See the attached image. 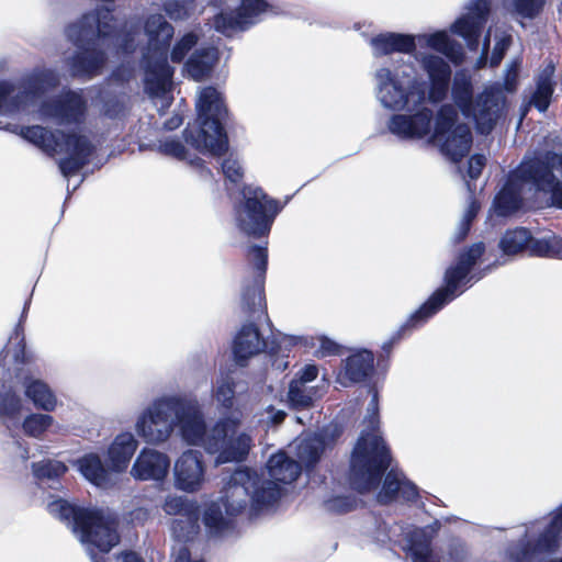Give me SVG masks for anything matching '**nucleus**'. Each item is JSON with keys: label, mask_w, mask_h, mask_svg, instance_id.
I'll return each mask as SVG.
<instances>
[{"label": "nucleus", "mask_w": 562, "mask_h": 562, "mask_svg": "<svg viewBox=\"0 0 562 562\" xmlns=\"http://www.w3.org/2000/svg\"><path fill=\"white\" fill-rule=\"evenodd\" d=\"M295 454L300 465L312 468L321 458L325 449L324 438L319 434L307 435L295 441Z\"/></svg>", "instance_id": "nucleus-36"}, {"label": "nucleus", "mask_w": 562, "mask_h": 562, "mask_svg": "<svg viewBox=\"0 0 562 562\" xmlns=\"http://www.w3.org/2000/svg\"><path fill=\"white\" fill-rule=\"evenodd\" d=\"M147 45L142 66L145 71V91L153 99L161 100V108L170 105V88L173 69L168 64V49L175 29L162 14H151L144 23Z\"/></svg>", "instance_id": "nucleus-7"}, {"label": "nucleus", "mask_w": 562, "mask_h": 562, "mask_svg": "<svg viewBox=\"0 0 562 562\" xmlns=\"http://www.w3.org/2000/svg\"><path fill=\"white\" fill-rule=\"evenodd\" d=\"M162 509L167 515L177 517L190 516L200 512L195 501L179 495H168L162 504Z\"/></svg>", "instance_id": "nucleus-41"}, {"label": "nucleus", "mask_w": 562, "mask_h": 562, "mask_svg": "<svg viewBox=\"0 0 562 562\" xmlns=\"http://www.w3.org/2000/svg\"><path fill=\"white\" fill-rule=\"evenodd\" d=\"M198 36L194 33L183 35L173 46L171 50V60L180 63L187 54L196 45Z\"/></svg>", "instance_id": "nucleus-49"}, {"label": "nucleus", "mask_w": 562, "mask_h": 562, "mask_svg": "<svg viewBox=\"0 0 562 562\" xmlns=\"http://www.w3.org/2000/svg\"><path fill=\"white\" fill-rule=\"evenodd\" d=\"M117 562H143L134 552H125L117 557Z\"/></svg>", "instance_id": "nucleus-63"}, {"label": "nucleus", "mask_w": 562, "mask_h": 562, "mask_svg": "<svg viewBox=\"0 0 562 562\" xmlns=\"http://www.w3.org/2000/svg\"><path fill=\"white\" fill-rule=\"evenodd\" d=\"M553 75L554 66L548 64L537 77L536 89L529 99L528 106L532 105L540 112L549 108L554 91Z\"/></svg>", "instance_id": "nucleus-35"}, {"label": "nucleus", "mask_w": 562, "mask_h": 562, "mask_svg": "<svg viewBox=\"0 0 562 562\" xmlns=\"http://www.w3.org/2000/svg\"><path fill=\"white\" fill-rule=\"evenodd\" d=\"M11 131L21 135L49 156L65 155V157L58 160L59 170L65 178L78 173L89 162L94 151V145L90 138L81 133L50 132L40 125L14 126Z\"/></svg>", "instance_id": "nucleus-9"}, {"label": "nucleus", "mask_w": 562, "mask_h": 562, "mask_svg": "<svg viewBox=\"0 0 562 562\" xmlns=\"http://www.w3.org/2000/svg\"><path fill=\"white\" fill-rule=\"evenodd\" d=\"M34 476L41 484L45 481H53L58 483L57 480L67 471V467L57 460H44L32 464Z\"/></svg>", "instance_id": "nucleus-42"}, {"label": "nucleus", "mask_w": 562, "mask_h": 562, "mask_svg": "<svg viewBox=\"0 0 562 562\" xmlns=\"http://www.w3.org/2000/svg\"><path fill=\"white\" fill-rule=\"evenodd\" d=\"M414 37L416 46L440 53L454 65H460L464 60V50L461 44L452 40L447 31L423 33L414 35Z\"/></svg>", "instance_id": "nucleus-27"}, {"label": "nucleus", "mask_w": 562, "mask_h": 562, "mask_svg": "<svg viewBox=\"0 0 562 562\" xmlns=\"http://www.w3.org/2000/svg\"><path fill=\"white\" fill-rule=\"evenodd\" d=\"M486 164V157L484 155H473L469 159L468 176L470 179L475 180L480 177L484 166Z\"/></svg>", "instance_id": "nucleus-59"}, {"label": "nucleus", "mask_w": 562, "mask_h": 562, "mask_svg": "<svg viewBox=\"0 0 562 562\" xmlns=\"http://www.w3.org/2000/svg\"><path fill=\"white\" fill-rule=\"evenodd\" d=\"M522 64L521 57L514 58L506 67L504 75V88L508 92L515 91L518 82L519 70Z\"/></svg>", "instance_id": "nucleus-53"}, {"label": "nucleus", "mask_w": 562, "mask_h": 562, "mask_svg": "<svg viewBox=\"0 0 562 562\" xmlns=\"http://www.w3.org/2000/svg\"><path fill=\"white\" fill-rule=\"evenodd\" d=\"M267 470L270 479H263L249 469H237L229 476L223 496L210 503L203 515V522L211 535L222 536L232 530L234 517L246 508L248 502L255 513L274 505L281 496L278 483L295 481L301 465L284 452H278L268 460Z\"/></svg>", "instance_id": "nucleus-3"}, {"label": "nucleus", "mask_w": 562, "mask_h": 562, "mask_svg": "<svg viewBox=\"0 0 562 562\" xmlns=\"http://www.w3.org/2000/svg\"><path fill=\"white\" fill-rule=\"evenodd\" d=\"M170 468V460L164 452L144 448L136 457L131 475L137 481H164Z\"/></svg>", "instance_id": "nucleus-23"}, {"label": "nucleus", "mask_w": 562, "mask_h": 562, "mask_svg": "<svg viewBox=\"0 0 562 562\" xmlns=\"http://www.w3.org/2000/svg\"><path fill=\"white\" fill-rule=\"evenodd\" d=\"M517 541L506 548L512 562H536L542 554L553 553L562 537V506L550 518H540L516 528Z\"/></svg>", "instance_id": "nucleus-12"}, {"label": "nucleus", "mask_w": 562, "mask_h": 562, "mask_svg": "<svg viewBox=\"0 0 562 562\" xmlns=\"http://www.w3.org/2000/svg\"><path fill=\"white\" fill-rule=\"evenodd\" d=\"M200 512L184 517H177L171 522V532L177 541L172 548L173 562H203L192 560L186 542L192 540L199 532Z\"/></svg>", "instance_id": "nucleus-25"}, {"label": "nucleus", "mask_w": 562, "mask_h": 562, "mask_svg": "<svg viewBox=\"0 0 562 562\" xmlns=\"http://www.w3.org/2000/svg\"><path fill=\"white\" fill-rule=\"evenodd\" d=\"M288 398L295 409L307 408L313 402V392L300 381H292L289 386Z\"/></svg>", "instance_id": "nucleus-45"}, {"label": "nucleus", "mask_w": 562, "mask_h": 562, "mask_svg": "<svg viewBox=\"0 0 562 562\" xmlns=\"http://www.w3.org/2000/svg\"><path fill=\"white\" fill-rule=\"evenodd\" d=\"M213 396L215 401L224 408L231 409L235 398V382L229 374H221L216 380Z\"/></svg>", "instance_id": "nucleus-43"}, {"label": "nucleus", "mask_w": 562, "mask_h": 562, "mask_svg": "<svg viewBox=\"0 0 562 562\" xmlns=\"http://www.w3.org/2000/svg\"><path fill=\"white\" fill-rule=\"evenodd\" d=\"M521 164L509 172L503 189L493 202V211L497 216H508L517 212L528 195L535 194L532 177L518 173Z\"/></svg>", "instance_id": "nucleus-18"}, {"label": "nucleus", "mask_w": 562, "mask_h": 562, "mask_svg": "<svg viewBox=\"0 0 562 562\" xmlns=\"http://www.w3.org/2000/svg\"><path fill=\"white\" fill-rule=\"evenodd\" d=\"M112 21V10L101 5L82 14L77 22L67 26V38L78 48V52L67 59L72 77L91 79L100 75L108 60L106 50L112 44H115L123 54L136 49L137 33L116 35Z\"/></svg>", "instance_id": "nucleus-4"}, {"label": "nucleus", "mask_w": 562, "mask_h": 562, "mask_svg": "<svg viewBox=\"0 0 562 562\" xmlns=\"http://www.w3.org/2000/svg\"><path fill=\"white\" fill-rule=\"evenodd\" d=\"M25 397L33 406L45 413L56 411L59 401L52 386L42 379L25 375L21 381Z\"/></svg>", "instance_id": "nucleus-28"}, {"label": "nucleus", "mask_w": 562, "mask_h": 562, "mask_svg": "<svg viewBox=\"0 0 562 562\" xmlns=\"http://www.w3.org/2000/svg\"><path fill=\"white\" fill-rule=\"evenodd\" d=\"M317 374L318 368L315 364H307L300 370V372L297 373V379H295L294 381H300L303 383V385H306V383L315 380Z\"/></svg>", "instance_id": "nucleus-61"}, {"label": "nucleus", "mask_w": 562, "mask_h": 562, "mask_svg": "<svg viewBox=\"0 0 562 562\" xmlns=\"http://www.w3.org/2000/svg\"><path fill=\"white\" fill-rule=\"evenodd\" d=\"M539 162L546 166L550 172H558L562 177V155L554 151H547L535 157H525L521 164Z\"/></svg>", "instance_id": "nucleus-47"}, {"label": "nucleus", "mask_w": 562, "mask_h": 562, "mask_svg": "<svg viewBox=\"0 0 562 562\" xmlns=\"http://www.w3.org/2000/svg\"><path fill=\"white\" fill-rule=\"evenodd\" d=\"M200 126L187 127L186 143L202 154L221 156L228 149L223 121L227 115L222 93L214 87L201 89L196 99Z\"/></svg>", "instance_id": "nucleus-8"}, {"label": "nucleus", "mask_w": 562, "mask_h": 562, "mask_svg": "<svg viewBox=\"0 0 562 562\" xmlns=\"http://www.w3.org/2000/svg\"><path fill=\"white\" fill-rule=\"evenodd\" d=\"M325 507L329 512L334 513H347L356 507V499L349 496H337L328 499L325 503Z\"/></svg>", "instance_id": "nucleus-55"}, {"label": "nucleus", "mask_w": 562, "mask_h": 562, "mask_svg": "<svg viewBox=\"0 0 562 562\" xmlns=\"http://www.w3.org/2000/svg\"><path fill=\"white\" fill-rule=\"evenodd\" d=\"M379 425V395L373 391L363 429L350 460V485L361 494L378 487L391 463L390 450L381 436Z\"/></svg>", "instance_id": "nucleus-5"}, {"label": "nucleus", "mask_w": 562, "mask_h": 562, "mask_svg": "<svg viewBox=\"0 0 562 562\" xmlns=\"http://www.w3.org/2000/svg\"><path fill=\"white\" fill-rule=\"evenodd\" d=\"M182 124V117L178 114L170 117L168 121L164 123V126L168 131H172L178 128Z\"/></svg>", "instance_id": "nucleus-62"}, {"label": "nucleus", "mask_w": 562, "mask_h": 562, "mask_svg": "<svg viewBox=\"0 0 562 562\" xmlns=\"http://www.w3.org/2000/svg\"><path fill=\"white\" fill-rule=\"evenodd\" d=\"M452 98L462 114L473 119L477 133L490 134L502 117L506 98L498 83L486 87L473 101L471 76L460 70L454 75Z\"/></svg>", "instance_id": "nucleus-11"}, {"label": "nucleus", "mask_w": 562, "mask_h": 562, "mask_svg": "<svg viewBox=\"0 0 562 562\" xmlns=\"http://www.w3.org/2000/svg\"><path fill=\"white\" fill-rule=\"evenodd\" d=\"M8 375L9 372L0 360V417L7 428L11 430L19 424L23 404L18 392L8 383Z\"/></svg>", "instance_id": "nucleus-29"}, {"label": "nucleus", "mask_w": 562, "mask_h": 562, "mask_svg": "<svg viewBox=\"0 0 562 562\" xmlns=\"http://www.w3.org/2000/svg\"><path fill=\"white\" fill-rule=\"evenodd\" d=\"M434 530L411 525L381 522L376 526L373 539L381 546L401 548L412 562H440L431 549Z\"/></svg>", "instance_id": "nucleus-15"}, {"label": "nucleus", "mask_w": 562, "mask_h": 562, "mask_svg": "<svg viewBox=\"0 0 562 562\" xmlns=\"http://www.w3.org/2000/svg\"><path fill=\"white\" fill-rule=\"evenodd\" d=\"M157 149L162 155L176 158L178 160H188L190 165L200 167L201 175H211V171L203 166V161L199 157L189 158L184 145L177 138L167 137L158 140Z\"/></svg>", "instance_id": "nucleus-38"}, {"label": "nucleus", "mask_w": 562, "mask_h": 562, "mask_svg": "<svg viewBox=\"0 0 562 562\" xmlns=\"http://www.w3.org/2000/svg\"><path fill=\"white\" fill-rule=\"evenodd\" d=\"M205 482V464L202 454L195 450L184 451L173 465V484L179 491L195 493Z\"/></svg>", "instance_id": "nucleus-22"}, {"label": "nucleus", "mask_w": 562, "mask_h": 562, "mask_svg": "<svg viewBox=\"0 0 562 562\" xmlns=\"http://www.w3.org/2000/svg\"><path fill=\"white\" fill-rule=\"evenodd\" d=\"M240 7L234 12H221L214 18V27L217 32L232 36L258 23L268 12L269 4L265 0H239Z\"/></svg>", "instance_id": "nucleus-20"}, {"label": "nucleus", "mask_w": 562, "mask_h": 562, "mask_svg": "<svg viewBox=\"0 0 562 562\" xmlns=\"http://www.w3.org/2000/svg\"><path fill=\"white\" fill-rule=\"evenodd\" d=\"M477 211H479V204L474 200H471V202L469 203V206L465 210L463 217L459 224V227H458V231L456 234V241H458V243L461 241L468 235L470 227H471V223H472L473 218L476 216Z\"/></svg>", "instance_id": "nucleus-52"}, {"label": "nucleus", "mask_w": 562, "mask_h": 562, "mask_svg": "<svg viewBox=\"0 0 562 562\" xmlns=\"http://www.w3.org/2000/svg\"><path fill=\"white\" fill-rule=\"evenodd\" d=\"M547 0H513L515 12L527 19H533L543 10Z\"/></svg>", "instance_id": "nucleus-48"}, {"label": "nucleus", "mask_w": 562, "mask_h": 562, "mask_svg": "<svg viewBox=\"0 0 562 562\" xmlns=\"http://www.w3.org/2000/svg\"><path fill=\"white\" fill-rule=\"evenodd\" d=\"M138 447V441L130 431H124L115 436L108 448L106 457L111 471L124 472Z\"/></svg>", "instance_id": "nucleus-31"}, {"label": "nucleus", "mask_w": 562, "mask_h": 562, "mask_svg": "<svg viewBox=\"0 0 562 562\" xmlns=\"http://www.w3.org/2000/svg\"><path fill=\"white\" fill-rule=\"evenodd\" d=\"M87 109L88 103L82 90H68L41 102L37 114L40 119L58 125H79L85 122Z\"/></svg>", "instance_id": "nucleus-17"}, {"label": "nucleus", "mask_w": 562, "mask_h": 562, "mask_svg": "<svg viewBox=\"0 0 562 562\" xmlns=\"http://www.w3.org/2000/svg\"><path fill=\"white\" fill-rule=\"evenodd\" d=\"M267 341L257 325L246 323L241 325L234 337L233 353L238 366L244 367L247 360L265 351Z\"/></svg>", "instance_id": "nucleus-24"}, {"label": "nucleus", "mask_w": 562, "mask_h": 562, "mask_svg": "<svg viewBox=\"0 0 562 562\" xmlns=\"http://www.w3.org/2000/svg\"><path fill=\"white\" fill-rule=\"evenodd\" d=\"M55 419L52 415L45 413H31L23 419L21 427L24 435L41 439L53 426Z\"/></svg>", "instance_id": "nucleus-39"}, {"label": "nucleus", "mask_w": 562, "mask_h": 562, "mask_svg": "<svg viewBox=\"0 0 562 562\" xmlns=\"http://www.w3.org/2000/svg\"><path fill=\"white\" fill-rule=\"evenodd\" d=\"M400 495L398 498H402L405 502H415L418 498V488L417 486L408 481L404 474L402 473L401 486H400Z\"/></svg>", "instance_id": "nucleus-58"}, {"label": "nucleus", "mask_w": 562, "mask_h": 562, "mask_svg": "<svg viewBox=\"0 0 562 562\" xmlns=\"http://www.w3.org/2000/svg\"><path fill=\"white\" fill-rule=\"evenodd\" d=\"M488 14L490 0H470L465 12L451 24L450 32L462 37L468 48L475 52Z\"/></svg>", "instance_id": "nucleus-19"}, {"label": "nucleus", "mask_w": 562, "mask_h": 562, "mask_svg": "<svg viewBox=\"0 0 562 562\" xmlns=\"http://www.w3.org/2000/svg\"><path fill=\"white\" fill-rule=\"evenodd\" d=\"M495 45L490 59L491 67H496L501 64L506 50L512 44V36L506 32L495 36Z\"/></svg>", "instance_id": "nucleus-51"}, {"label": "nucleus", "mask_w": 562, "mask_h": 562, "mask_svg": "<svg viewBox=\"0 0 562 562\" xmlns=\"http://www.w3.org/2000/svg\"><path fill=\"white\" fill-rule=\"evenodd\" d=\"M164 8L170 19L183 20L190 15L192 3L187 0H170Z\"/></svg>", "instance_id": "nucleus-50"}, {"label": "nucleus", "mask_w": 562, "mask_h": 562, "mask_svg": "<svg viewBox=\"0 0 562 562\" xmlns=\"http://www.w3.org/2000/svg\"><path fill=\"white\" fill-rule=\"evenodd\" d=\"M80 473L92 484L105 487L109 483V472L97 453H88L77 460Z\"/></svg>", "instance_id": "nucleus-37"}, {"label": "nucleus", "mask_w": 562, "mask_h": 562, "mask_svg": "<svg viewBox=\"0 0 562 562\" xmlns=\"http://www.w3.org/2000/svg\"><path fill=\"white\" fill-rule=\"evenodd\" d=\"M238 417L220 419L210 430L196 402L180 396H164L154 401L137 418L136 432L148 443H161L169 439L176 426L180 427L183 440L200 446L207 453H217L215 463L241 462L252 445L247 434H234Z\"/></svg>", "instance_id": "nucleus-2"}, {"label": "nucleus", "mask_w": 562, "mask_h": 562, "mask_svg": "<svg viewBox=\"0 0 562 562\" xmlns=\"http://www.w3.org/2000/svg\"><path fill=\"white\" fill-rule=\"evenodd\" d=\"M374 57H382L393 53L413 54L416 50L414 35L402 33H380L369 41Z\"/></svg>", "instance_id": "nucleus-30"}, {"label": "nucleus", "mask_w": 562, "mask_h": 562, "mask_svg": "<svg viewBox=\"0 0 562 562\" xmlns=\"http://www.w3.org/2000/svg\"><path fill=\"white\" fill-rule=\"evenodd\" d=\"M282 207L278 200L269 198L261 188L246 186L241 190V200L235 205L236 225L248 236H266Z\"/></svg>", "instance_id": "nucleus-13"}, {"label": "nucleus", "mask_w": 562, "mask_h": 562, "mask_svg": "<svg viewBox=\"0 0 562 562\" xmlns=\"http://www.w3.org/2000/svg\"><path fill=\"white\" fill-rule=\"evenodd\" d=\"M59 81L57 71L49 68L35 69L19 87L0 81V114L13 115L27 110L45 92L55 89Z\"/></svg>", "instance_id": "nucleus-14"}, {"label": "nucleus", "mask_w": 562, "mask_h": 562, "mask_svg": "<svg viewBox=\"0 0 562 562\" xmlns=\"http://www.w3.org/2000/svg\"><path fill=\"white\" fill-rule=\"evenodd\" d=\"M47 510L72 529L92 562H104L95 550L108 553L120 542L117 517L108 509L77 507L56 498L47 503Z\"/></svg>", "instance_id": "nucleus-6"}, {"label": "nucleus", "mask_w": 562, "mask_h": 562, "mask_svg": "<svg viewBox=\"0 0 562 562\" xmlns=\"http://www.w3.org/2000/svg\"><path fill=\"white\" fill-rule=\"evenodd\" d=\"M484 244H473L468 250L460 254L456 265L450 266L445 273V285L434 294L409 317L405 327H418L426 323L445 305L453 301L464 288L479 281L483 274L471 273L472 268L484 252Z\"/></svg>", "instance_id": "nucleus-10"}, {"label": "nucleus", "mask_w": 562, "mask_h": 562, "mask_svg": "<svg viewBox=\"0 0 562 562\" xmlns=\"http://www.w3.org/2000/svg\"><path fill=\"white\" fill-rule=\"evenodd\" d=\"M373 81L380 105L395 112L386 123L392 135L402 140L428 137L454 162L469 153L472 145L469 125L458 121V111L451 104L442 105L434 115V111L425 105L426 83L412 61L400 59L379 67Z\"/></svg>", "instance_id": "nucleus-1"}, {"label": "nucleus", "mask_w": 562, "mask_h": 562, "mask_svg": "<svg viewBox=\"0 0 562 562\" xmlns=\"http://www.w3.org/2000/svg\"><path fill=\"white\" fill-rule=\"evenodd\" d=\"M217 59L218 52L215 47H202L193 53L184 68L189 77L200 81L210 75Z\"/></svg>", "instance_id": "nucleus-34"}, {"label": "nucleus", "mask_w": 562, "mask_h": 562, "mask_svg": "<svg viewBox=\"0 0 562 562\" xmlns=\"http://www.w3.org/2000/svg\"><path fill=\"white\" fill-rule=\"evenodd\" d=\"M413 54L429 80V91L426 92V98L428 97L432 102H440L447 95L451 80L449 63L443 57L432 53L415 50Z\"/></svg>", "instance_id": "nucleus-21"}, {"label": "nucleus", "mask_w": 562, "mask_h": 562, "mask_svg": "<svg viewBox=\"0 0 562 562\" xmlns=\"http://www.w3.org/2000/svg\"><path fill=\"white\" fill-rule=\"evenodd\" d=\"M222 170L226 179L237 183L241 180L244 171L241 164L237 158L228 157L222 164Z\"/></svg>", "instance_id": "nucleus-54"}, {"label": "nucleus", "mask_w": 562, "mask_h": 562, "mask_svg": "<svg viewBox=\"0 0 562 562\" xmlns=\"http://www.w3.org/2000/svg\"><path fill=\"white\" fill-rule=\"evenodd\" d=\"M402 472L391 470L384 480L382 490L378 494V501L386 504L398 498L401 486Z\"/></svg>", "instance_id": "nucleus-46"}, {"label": "nucleus", "mask_w": 562, "mask_h": 562, "mask_svg": "<svg viewBox=\"0 0 562 562\" xmlns=\"http://www.w3.org/2000/svg\"><path fill=\"white\" fill-rule=\"evenodd\" d=\"M284 339L292 346L312 350L316 358L336 357L345 353V347L326 335L288 336Z\"/></svg>", "instance_id": "nucleus-33"}, {"label": "nucleus", "mask_w": 562, "mask_h": 562, "mask_svg": "<svg viewBox=\"0 0 562 562\" xmlns=\"http://www.w3.org/2000/svg\"><path fill=\"white\" fill-rule=\"evenodd\" d=\"M16 446H18V450H19V452H18L19 457L23 461H26L30 458L27 449L25 447H23L20 441H16Z\"/></svg>", "instance_id": "nucleus-64"}, {"label": "nucleus", "mask_w": 562, "mask_h": 562, "mask_svg": "<svg viewBox=\"0 0 562 562\" xmlns=\"http://www.w3.org/2000/svg\"><path fill=\"white\" fill-rule=\"evenodd\" d=\"M469 552L464 543L453 541L449 547L447 559L443 562H467Z\"/></svg>", "instance_id": "nucleus-57"}, {"label": "nucleus", "mask_w": 562, "mask_h": 562, "mask_svg": "<svg viewBox=\"0 0 562 562\" xmlns=\"http://www.w3.org/2000/svg\"><path fill=\"white\" fill-rule=\"evenodd\" d=\"M285 415L284 411L276 409L270 405L260 414L259 423L266 427L277 426L284 420Z\"/></svg>", "instance_id": "nucleus-56"}, {"label": "nucleus", "mask_w": 562, "mask_h": 562, "mask_svg": "<svg viewBox=\"0 0 562 562\" xmlns=\"http://www.w3.org/2000/svg\"><path fill=\"white\" fill-rule=\"evenodd\" d=\"M518 173L532 177L535 193L550 194L551 204L562 209V184L546 166L539 162L521 164V170Z\"/></svg>", "instance_id": "nucleus-26"}, {"label": "nucleus", "mask_w": 562, "mask_h": 562, "mask_svg": "<svg viewBox=\"0 0 562 562\" xmlns=\"http://www.w3.org/2000/svg\"><path fill=\"white\" fill-rule=\"evenodd\" d=\"M247 259L252 269L251 283H245L240 293V307L249 317L259 321L266 315L263 282L268 265V250L263 246H251Z\"/></svg>", "instance_id": "nucleus-16"}, {"label": "nucleus", "mask_w": 562, "mask_h": 562, "mask_svg": "<svg viewBox=\"0 0 562 562\" xmlns=\"http://www.w3.org/2000/svg\"><path fill=\"white\" fill-rule=\"evenodd\" d=\"M374 357L369 350H360L349 356L337 380L342 386L364 381L373 371Z\"/></svg>", "instance_id": "nucleus-32"}, {"label": "nucleus", "mask_w": 562, "mask_h": 562, "mask_svg": "<svg viewBox=\"0 0 562 562\" xmlns=\"http://www.w3.org/2000/svg\"><path fill=\"white\" fill-rule=\"evenodd\" d=\"M529 243L531 244L530 232L519 227L507 231L501 239L499 247L504 254L515 255L524 250Z\"/></svg>", "instance_id": "nucleus-40"}, {"label": "nucleus", "mask_w": 562, "mask_h": 562, "mask_svg": "<svg viewBox=\"0 0 562 562\" xmlns=\"http://www.w3.org/2000/svg\"><path fill=\"white\" fill-rule=\"evenodd\" d=\"M531 250L537 256L562 259V238L549 235L539 239H531Z\"/></svg>", "instance_id": "nucleus-44"}, {"label": "nucleus", "mask_w": 562, "mask_h": 562, "mask_svg": "<svg viewBox=\"0 0 562 562\" xmlns=\"http://www.w3.org/2000/svg\"><path fill=\"white\" fill-rule=\"evenodd\" d=\"M126 110L125 101L123 99H116L114 101H108L104 104L103 113L104 115L114 119L124 114Z\"/></svg>", "instance_id": "nucleus-60"}]
</instances>
